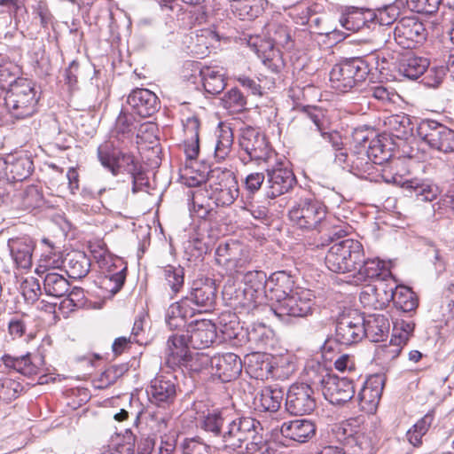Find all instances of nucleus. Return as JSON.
Wrapping results in <instances>:
<instances>
[{
	"label": "nucleus",
	"instance_id": "obj_1",
	"mask_svg": "<svg viewBox=\"0 0 454 454\" xmlns=\"http://www.w3.org/2000/svg\"><path fill=\"white\" fill-rule=\"evenodd\" d=\"M290 221L300 229L317 230L325 232L331 239L343 238L348 234V227L340 220L327 216V208L319 200L308 197L296 201L289 209Z\"/></svg>",
	"mask_w": 454,
	"mask_h": 454
},
{
	"label": "nucleus",
	"instance_id": "obj_2",
	"mask_svg": "<svg viewBox=\"0 0 454 454\" xmlns=\"http://www.w3.org/2000/svg\"><path fill=\"white\" fill-rule=\"evenodd\" d=\"M222 444L229 454H259L265 445L261 422L252 417L231 414Z\"/></svg>",
	"mask_w": 454,
	"mask_h": 454
},
{
	"label": "nucleus",
	"instance_id": "obj_3",
	"mask_svg": "<svg viewBox=\"0 0 454 454\" xmlns=\"http://www.w3.org/2000/svg\"><path fill=\"white\" fill-rule=\"evenodd\" d=\"M326 238L329 242L325 257L327 269L338 274L355 272L363 262L364 247L361 242L353 239L339 240L341 238L336 236L333 239Z\"/></svg>",
	"mask_w": 454,
	"mask_h": 454
},
{
	"label": "nucleus",
	"instance_id": "obj_4",
	"mask_svg": "<svg viewBox=\"0 0 454 454\" xmlns=\"http://www.w3.org/2000/svg\"><path fill=\"white\" fill-rule=\"evenodd\" d=\"M374 56L368 59L354 57L340 60L330 72L331 87L338 92L345 93L365 81L371 72Z\"/></svg>",
	"mask_w": 454,
	"mask_h": 454
},
{
	"label": "nucleus",
	"instance_id": "obj_5",
	"mask_svg": "<svg viewBox=\"0 0 454 454\" xmlns=\"http://www.w3.org/2000/svg\"><path fill=\"white\" fill-rule=\"evenodd\" d=\"M2 98L8 113L16 120L30 118L37 112L39 96L34 84L26 79L16 82Z\"/></svg>",
	"mask_w": 454,
	"mask_h": 454
},
{
	"label": "nucleus",
	"instance_id": "obj_6",
	"mask_svg": "<svg viewBox=\"0 0 454 454\" xmlns=\"http://www.w3.org/2000/svg\"><path fill=\"white\" fill-rule=\"evenodd\" d=\"M241 151L240 160L247 164L249 161L267 162L274 156V152L269 145L264 134L257 129L248 127L242 130L239 137Z\"/></svg>",
	"mask_w": 454,
	"mask_h": 454
},
{
	"label": "nucleus",
	"instance_id": "obj_7",
	"mask_svg": "<svg viewBox=\"0 0 454 454\" xmlns=\"http://www.w3.org/2000/svg\"><path fill=\"white\" fill-rule=\"evenodd\" d=\"M417 136L432 149L449 153L454 152V130L433 120L421 121Z\"/></svg>",
	"mask_w": 454,
	"mask_h": 454
},
{
	"label": "nucleus",
	"instance_id": "obj_8",
	"mask_svg": "<svg viewBox=\"0 0 454 454\" xmlns=\"http://www.w3.org/2000/svg\"><path fill=\"white\" fill-rule=\"evenodd\" d=\"M98 158L102 166L109 169L114 176H117L121 172H127L131 176L140 168L135 161L134 156L117 150L109 141L98 147Z\"/></svg>",
	"mask_w": 454,
	"mask_h": 454
},
{
	"label": "nucleus",
	"instance_id": "obj_9",
	"mask_svg": "<svg viewBox=\"0 0 454 454\" xmlns=\"http://www.w3.org/2000/svg\"><path fill=\"white\" fill-rule=\"evenodd\" d=\"M254 364L250 368L255 371L256 378H275L277 380H287L296 371V364L289 356H281L270 360L266 355L255 354Z\"/></svg>",
	"mask_w": 454,
	"mask_h": 454
},
{
	"label": "nucleus",
	"instance_id": "obj_10",
	"mask_svg": "<svg viewBox=\"0 0 454 454\" xmlns=\"http://www.w3.org/2000/svg\"><path fill=\"white\" fill-rule=\"evenodd\" d=\"M364 317L356 310H348L339 316L335 339L342 345H352L364 337Z\"/></svg>",
	"mask_w": 454,
	"mask_h": 454
},
{
	"label": "nucleus",
	"instance_id": "obj_11",
	"mask_svg": "<svg viewBox=\"0 0 454 454\" xmlns=\"http://www.w3.org/2000/svg\"><path fill=\"white\" fill-rule=\"evenodd\" d=\"M286 410L294 416L310 414L317 407L314 390L307 383H294L286 392Z\"/></svg>",
	"mask_w": 454,
	"mask_h": 454
},
{
	"label": "nucleus",
	"instance_id": "obj_12",
	"mask_svg": "<svg viewBox=\"0 0 454 454\" xmlns=\"http://www.w3.org/2000/svg\"><path fill=\"white\" fill-rule=\"evenodd\" d=\"M177 394L176 378L170 372H160L150 382L147 388L149 401L158 407L173 404Z\"/></svg>",
	"mask_w": 454,
	"mask_h": 454
},
{
	"label": "nucleus",
	"instance_id": "obj_13",
	"mask_svg": "<svg viewBox=\"0 0 454 454\" xmlns=\"http://www.w3.org/2000/svg\"><path fill=\"white\" fill-rule=\"evenodd\" d=\"M215 173L208 177L210 199L214 200L218 207L230 206L239 197L238 182L231 172H218L216 179Z\"/></svg>",
	"mask_w": 454,
	"mask_h": 454
},
{
	"label": "nucleus",
	"instance_id": "obj_14",
	"mask_svg": "<svg viewBox=\"0 0 454 454\" xmlns=\"http://www.w3.org/2000/svg\"><path fill=\"white\" fill-rule=\"evenodd\" d=\"M427 36L424 24L417 17H403L395 25L394 39L404 49L415 48Z\"/></svg>",
	"mask_w": 454,
	"mask_h": 454
},
{
	"label": "nucleus",
	"instance_id": "obj_15",
	"mask_svg": "<svg viewBox=\"0 0 454 454\" xmlns=\"http://www.w3.org/2000/svg\"><path fill=\"white\" fill-rule=\"evenodd\" d=\"M314 304L309 291H294L281 303L276 304L272 310L281 320L286 317H305L312 314Z\"/></svg>",
	"mask_w": 454,
	"mask_h": 454
},
{
	"label": "nucleus",
	"instance_id": "obj_16",
	"mask_svg": "<svg viewBox=\"0 0 454 454\" xmlns=\"http://www.w3.org/2000/svg\"><path fill=\"white\" fill-rule=\"evenodd\" d=\"M215 262L230 274L239 272L249 262L247 250L237 242L221 243L215 250Z\"/></svg>",
	"mask_w": 454,
	"mask_h": 454
},
{
	"label": "nucleus",
	"instance_id": "obj_17",
	"mask_svg": "<svg viewBox=\"0 0 454 454\" xmlns=\"http://www.w3.org/2000/svg\"><path fill=\"white\" fill-rule=\"evenodd\" d=\"M301 111L305 115V125L308 127L303 135V143L309 150L318 152L323 148L322 143L318 141V134L327 128L325 112L312 106H305Z\"/></svg>",
	"mask_w": 454,
	"mask_h": 454
},
{
	"label": "nucleus",
	"instance_id": "obj_18",
	"mask_svg": "<svg viewBox=\"0 0 454 454\" xmlns=\"http://www.w3.org/2000/svg\"><path fill=\"white\" fill-rule=\"evenodd\" d=\"M267 197L274 199L288 192L296 184V178L287 166L278 162L267 168Z\"/></svg>",
	"mask_w": 454,
	"mask_h": 454
},
{
	"label": "nucleus",
	"instance_id": "obj_19",
	"mask_svg": "<svg viewBox=\"0 0 454 454\" xmlns=\"http://www.w3.org/2000/svg\"><path fill=\"white\" fill-rule=\"evenodd\" d=\"M217 288L212 278H200L192 282L189 294L184 301L200 308V311H209L215 304Z\"/></svg>",
	"mask_w": 454,
	"mask_h": 454
},
{
	"label": "nucleus",
	"instance_id": "obj_20",
	"mask_svg": "<svg viewBox=\"0 0 454 454\" xmlns=\"http://www.w3.org/2000/svg\"><path fill=\"white\" fill-rule=\"evenodd\" d=\"M324 397L333 404H342L352 399L355 395V386L351 380L331 374L326 378L322 389Z\"/></svg>",
	"mask_w": 454,
	"mask_h": 454
},
{
	"label": "nucleus",
	"instance_id": "obj_21",
	"mask_svg": "<svg viewBox=\"0 0 454 454\" xmlns=\"http://www.w3.org/2000/svg\"><path fill=\"white\" fill-rule=\"evenodd\" d=\"M211 374L223 382H230L242 372V362L234 353H225L211 357Z\"/></svg>",
	"mask_w": 454,
	"mask_h": 454
},
{
	"label": "nucleus",
	"instance_id": "obj_22",
	"mask_svg": "<svg viewBox=\"0 0 454 454\" xmlns=\"http://www.w3.org/2000/svg\"><path fill=\"white\" fill-rule=\"evenodd\" d=\"M248 43L269 70L275 74L280 72L283 67L282 56L279 49L276 48L269 36L266 40L251 37Z\"/></svg>",
	"mask_w": 454,
	"mask_h": 454
},
{
	"label": "nucleus",
	"instance_id": "obj_23",
	"mask_svg": "<svg viewBox=\"0 0 454 454\" xmlns=\"http://www.w3.org/2000/svg\"><path fill=\"white\" fill-rule=\"evenodd\" d=\"M190 347L202 349L211 346L216 339V327L210 320L191 322L187 328Z\"/></svg>",
	"mask_w": 454,
	"mask_h": 454
},
{
	"label": "nucleus",
	"instance_id": "obj_24",
	"mask_svg": "<svg viewBox=\"0 0 454 454\" xmlns=\"http://www.w3.org/2000/svg\"><path fill=\"white\" fill-rule=\"evenodd\" d=\"M127 103L142 118L150 117L160 109L158 97L147 89L133 90L128 96Z\"/></svg>",
	"mask_w": 454,
	"mask_h": 454
},
{
	"label": "nucleus",
	"instance_id": "obj_25",
	"mask_svg": "<svg viewBox=\"0 0 454 454\" xmlns=\"http://www.w3.org/2000/svg\"><path fill=\"white\" fill-rule=\"evenodd\" d=\"M294 280L289 273L285 270L276 271L269 277L265 300L281 303L294 292Z\"/></svg>",
	"mask_w": 454,
	"mask_h": 454
},
{
	"label": "nucleus",
	"instance_id": "obj_26",
	"mask_svg": "<svg viewBox=\"0 0 454 454\" xmlns=\"http://www.w3.org/2000/svg\"><path fill=\"white\" fill-rule=\"evenodd\" d=\"M383 387L384 380L381 376L375 375L369 378L357 395L361 410L368 413L374 412L380 401Z\"/></svg>",
	"mask_w": 454,
	"mask_h": 454
},
{
	"label": "nucleus",
	"instance_id": "obj_27",
	"mask_svg": "<svg viewBox=\"0 0 454 454\" xmlns=\"http://www.w3.org/2000/svg\"><path fill=\"white\" fill-rule=\"evenodd\" d=\"M317 427L309 419H296L285 421L280 427L283 437L292 441L304 443L316 434Z\"/></svg>",
	"mask_w": 454,
	"mask_h": 454
},
{
	"label": "nucleus",
	"instance_id": "obj_28",
	"mask_svg": "<svg viewBox=\"0 0 454 454\" xmlns=\"http://www.w3.org/2000/svg\"><path fill=\"white\" fill-rule=\"evenodd\" d=\"M35 272L43 278V291L46 295L60 298L68 293L69 281L62 274L58 273L55 269L39 265Z\"/></svg>",
	"mask_w": 454,
	"mask_h": 454
},
{
	"label": "nucleus",
	"instance_id": "obj_29",
	"mask_svg": "<svg viewBox=\"0 0 454 454\" xmlns=\"http://www.w3.org/2000/svg\"><path fill=\"white\" fill-rule=\"evenodd\" d=\"M4 171L7 178L12 182H21L30 176L34 163L26 153L8 155L4 160Z\"/></svg>",
	"mask_w": 454,
	"mask_h": 454
},
{
	"label": "nucleus",
	"instance_id": "obj_30",
	"mask_svg": "<svg viewBox=\"0 0 454 454\" xmlns=\"http://www.w3.org/2000/svg\"><path fill=\"white\" fill-rule=\"evenodd\" d=\"M1 361L6 368L13 369L24 376L31 377L40 372V366L43 363V359L40 356L32 357L30 353L20 356H12L4 354L1 357Z\"/></svg>",
	"mask_w": 454,
	"mask_h": 454
},
{
	"label": "nucleus",
	"instance_id": "obj_31",
	"mask_svg": "<svg viewBox=\"0 0 454 454\" xmlns=\"http://www.w3.org/2000/svg\"><path fill=\"white\" fill-rule=\"evenodd\" d=\"M245 295L250 296V301L261 304L265 301L269 278L262 270L248 271L244 276Z\"/></svg>",
	"mask_w": 454,
	"mask_h": 454
},
{
	"label": "nucleus",
	"instance_id": "obj_32",
	"mask_svg": "<svg viewBox=\"0 0 454 454\" xmlns=\"http://www.w3.org/2000/svg\"><path fill=\"white\" fill-rule=\"evenodd\" d=\"M231 413L228 410H213L203 415L200 420V427L213 436L218 437L221 442L223 439V432L226 430Z\"/></svg>",
	"mask_w": 454,
	"mask_h": 454
},
{
	"label": "nucleus",
	"instance_id": "obj_33",
	"mask_svg": "<svg viewBox=\"0 0 454 454\" xmlns=\"http://www.w3.org/2000/svg\"><path fill=\"white\" fill-rule=\"evenodd\" d=\"M195 315V309L190 307L184 299L172 303L167 309L165 321L170 330H182L187 325V321Z\"/></svg>",
	"mask_w": 454,
	"mask_h": 454
},
{
	"label": "nucleus",
	"instance_id": "obj_34",
	"mask_svg": "<svg viewBox=\"0 0 454 454\" xmlns=\"http://www.w3.org/2000/svg\"><path fill=\"white\" fill-rule=\"evenodd\" d=\"M8 247L16 266L21 269H29L32 265V254L34 243L26 238L12 239L8 241Z\"/></svg>",
	"mask_w": 454,
	"mask_h": 454
},
{
	"label": "nucleus",
	"instance_id": "obj_35",
	"mask_svg": "<svg viewBox=\"0 0 454 454\" xmlns=\"http://www.w3.org/2000/svg\"><path fill=\"white\" fill-rule=\"evenodd\" d=\"M284 390L278 385L266 386L254 398L256 407L262 411L276 412L281 407Z\"/></svg>",
	"mask_w": 454,
	"mask_h": 454
},
{
	"label": "nucleus",
	"instance_id": "obj_36",
	"mask_svg": "<svg viewBox=\"0 0 454 454\" xmlns=\"http://www.w3.org/2000/svg\"><path fill=\"white\" fill-rule=\"evenodd\" d=\"M378 166L364 152L351 156L350 171L359 178L376 181L380 171Z\"/></svg>",
	"mask_w": 454,
	"mask_h": 454
},
{
	"label": "nucleus",
	"instance_id": "obj_37",
	"mask_svg": "<svg viewBox=\"0 0 454 454\" xmlns=\"http://www.w3.org/2000/svg\"><path fill=\"white\" fill-rule=\"evenodd\" d=\"M372 10L359 9L354 6L347 7L341 13L340 23L346 30L356 32L367 23L372 22Z\"/></svg>",
	"mask_w": 454,
	"mask_h": 454
},
{
	"label": "nucleus",
	"instance_id": "obj_38",
	"mask_svg": "<svg viewBox=\"0 0 454 454\" xmlns=\"http://www.w3.org/2000/svg\"><path fill=\"white\" fill-rule=\"evenodd\" d=\"M202 85L207 94H220L226 87L225 74L219 67H203L200 69Z\"/></svg>",
	"mask_w": 454,
	"mask_h": 454
},
{
	"label": "nucleus",
	"instance_id": "obj_39",
	"mask_svg": "<svg viewBox=\"0 0 454 454\" xmlns=\"http://www.w3.org/2000/svg\"><path fill=\"white\" fill-rule=\"evenodd\" d=\"M168 353H167V364L170 366L179 364L183 363L184 357H186L190 352L188 348L190 347L188 333H173L170 335L167 341Z\"/></svg>",
	"mask_w": 454,
	"mask_h": 454
},
{
	"label": "nucleus",
	"instance_id": "obj_40",
	"mask_svg": "<svg viewBox=\"0 0 454 454\" xmlns=\"http://www.w3.org/2000/svg\"><path fill=\"white\" fill-rule=\"evenodd\" d=\"M364 337L379 342L387 336L390 329L388 318L381 314H372L364 317Z\"/></svg>",
	"mask_w": 454,
	"mask_h": 454
},
{
	"label": "nucleus",
	"instance_id": "obj_41",
	"mask_svg": "<svg viewBox=\"0 0 454 454\" xmlns=\"http://www.w3.org/2000/svg\"><path fill=\"white\" fill-rule=\"evenodd\" d=\"M64 268L69 278H82L90 271V260L83 252L74 251L67 254Z\"/></svg>",
	"mask_w": 454,
	"mask_h": 454
},
{
	"label": "nucleus",
	"instance_id": "obj_42",
	"mask_svg": "<svg viewBox=\"0 0 454 454\" xmlns=\"http://www.w3.org/2000/svg\"><path fill=\"white\" fill-rule=\"evenodd\" d=\"M429 65L427 58L407 53L400 60L398 69L403 76L416 80L429 68Z\"/></svg>",
	"mask_w": 454,
	"mask_h": 454
},
{
	"label": "nucleus",
	"instance_id": "obj_43",
	"mask_svg": "<svg viewBox=\"0 0 454 454\" xmlns=\"http://www.w3.org/2000/svg\"><path fill=\"white\" fill-rule=\"evenodd\" d=\"M364 153L372 158L374 164L380 166L392 157V143L384 135L377 136L371 139Z\"/></svg>",
	"mask_w": 454,
	"mask_h": 454
},
{
	"label": "nucleus",
	"instance_id": "obj_44",
	"mask_svg": "<svg viewBox=\"0 0 454 454\" xmlns=\"http://www.w3.org/2000/svg\"><path fill=\"white\" fill-rule=\"evenodd\" d=\"M200 121L197 117H188L184 122V130L186 137L185 154L188 159H195L200 151L199 145Z\"/></svg>",
	"mask_w": 454,
	"mask_h": 454
},
{
	"label": "nucleus",
	"instance_id": "obj_45",
	"mask_svg": "<svg viewBox=\"0 0 454 454\" xmlns=\"http://www.w3.org/2000/svg\"><path fill=\"white\" fill-rule=\"evenodd\" d=\"M383 267L384 263L378 258L364 259V256L363 262L357 265L356 270L352 275L356 282L377 278L380 276Z\"/></svg>",
	"mask_w": 454,
	"mask_h": 454
},
{
	"label": "nucleus",
	"instance_id": "obj_46",
	"mask_svg": "<svg viewBox=\"0 0 454 454\" xmlns=\"http://www.w3.org/2000/svg\"><path fill=\"white\" fill-rule=\"evenodd\" d=\"M267 35L278 49L281 47L286 51H290L294 47V41L292 40L290 30L284 25H269L267 27Z\"/></svg>",
	"mask_w": 454,
	"mask_h": 454
},
{
	"label": "nucleus",
	"instance_id": "obj_47",
	"mask_svg": "<svg viewBox=\"0 0 454 454\" xmlns=\"http://www.w3.org/2000/svg\"><path fill=\"white\" fill-rule=\"evenodd\" d=\"M161 273L165 287L169 288L173 294H178L184 284V269L181 266L167 265Z\"/></svg>",
	"mask_w": 454,
	"mask_h": 454
},
{
	"label": "nucleus",
	"instance_id": "obj_48",
	"mask_svg": "<svg viewBox=\"0 0 454 454\" xmlns=\"http://www.w3.org/2000/svg\"><path fill=\"white\" fill-rule=\"evenodd\" d=\"M394 305L403 312H411L419 306V299L410 288L398 286V288H395Z\"/></svg>",
	"mask_w": 454,
	"mask_h": 454
},
{
	"label": "nucleus",
	"instance_id": "obj_49",
	"mask_svg": "<svg viewBox=\"0 0 454 454\" xmlns=\"http://www.w3.org/2000/svg\"><path fill=\"white\" fill-rule=\"evenodd\" d=\"M388 125L393 135L400 139H408L413 135L414 124L407 115H393L388 118Z\"/></svg>",
	"mask_w": 454,
	"mask_h": 454
},
{
	"label": "nucleus",
	"instance_id": "obj_50",
	"mask_svg": "<svg viewBox=\"0 0 454 454\" xmlns=\"http://www.w3.org/2000/svg\"><path fill=\"white\" fill-rule=\"evenodd\" d=\"M306 375L311 387H320L322 390L326 381V378L331 376L326 367L319 362L311 361L305 367Z\"/></svg>",
	"mask_w": 454,
	"mask_h": 454
},
{
	"label": "nucleus",
	"instance_id": "obj_51",
	"mask_svg": "<svg viewBox=\"0 0 454 454\" xmlns=\"http://www.w3.org/2000/svg\"><path fill=\"white\" fill-rule=\"evenodd\" d=\"M221 104L231 114H239L247 107V98L237 88H232L224 93Z\"/></svg>",
	"mask_w": 454,
	"mask_h": 454
},
{
	"label": "nucleus",
	"instance_id": "obj_52",
	"mask_svg": "<svg viewBox=\"0 0 454 454\" xmlns=\"http://www.w3.org/2000/svg\"><path fill=\"white\" fill-rule=\"evenodd\" d=\"M18 68L12 64L0 65V99L19 80Z\"/></svg>",
	"mask_w": 454,
	"mask_h": 454
},
{
	"label": "nucleus",
	"instance_id": "obj_53",
	"mask_svg": "<svg viewBox=\"0 0 454 454\" xmlns=\"http://www.w3.org/2000/svg\"><path fill=\"white\" fill-rule=\"evenodd\" d=\"M403 344L400 343L392 336L390 341L386 344L380 345L376 349V356L382 363H388L397 358L403 348Z\"/></svg>",
	"mask_w": 454,
	"mask_h": 454
},
{
	"label": "nucleus",
	"instance_id": "obj_54",
	"mask_svg": "<svg viewBox=\"0 0 454 454\" xmlns=\"http://www.w3.org/2000/svg\"><path fill=\"white\" fill-rule=\"evenodd\" d=\"M170 417L167 414L153 411L147 413L146 425L153 434H165L168 432Z\"/></svg>",
	"mask_w": 454,
	"mask_h": 454
},
{
	"label": "nucleus",
	"instance_id": "obj_55",
	"mask_svg": "<svg viewBox=\"0 0 454 454\" xmlns=\"http://www.w3.org/2000/svg\"><path fill=\"white\" fill-rule=\"evenodd\" d=\"M182 362L179 364H175V366L184 367L193 372H200L208 365L211 366V357L200 353H190L186 357H184Z\"/></svg>",
	"mask_w": 454,
	"mask_h": 454
},
{
	"label": "nucleus",
	"instance_id": "obj_56",
	"mask_svg": "<svg viewBox=\"0 0 454 454\" xmlns=\"http://www.w3.org/2000/svg\"><path fill=\"white\" fill-rule=\"evenodd\" d=\"M399 14L400 11L396 5H386L376 11H372V22H377L381 26H389L396 20Z\"/></svg>",
	"mask_w": 454,
	"mask_h": 454
},
{
	"label": "nucleus",
	"instance_id": "obj_57",
	"mask_svg": "<svg viewBox=\"0 0 454 454\" xmlns=\"http://www.w3.org/2000/svg\"><path fill=\"white\" fill-rule=\"evenodd\" d=\"M233 143L231 129H222L215 147V155L219 160H224L230 153Z\"/></svg>",
	"mask_w": 454,
	"mask_h": 454
},
{
	"label": "nucleus",
	"instance_id": "obj_58",
	"mask_svg": "<svg viewBox=\"0 0 454 454\" xmlns=\"http://www.w3.org/2000/svg\"><path fill=\"white\" fill-rule=\"evenodd\" d=\"M135 129V117L133 114L121 110L115 121L114 132L123 137L133 133Z\"/></svg>",
	"mask_w": 454,
	"mask_h": 454
},
{
	"label": "nucleus",
	"instance_id": "obj_59",
	"mask_svg": "<svg viewBox=\"0 0 454 454\" xmlns=\"http://www.w3.org/2000/svg\"><path fill=\"white\" fill-rule=\"evenodd\" d=\"M21 291L27 302L34 303L38 301L42 294V289L38 279L30 277L27 278L21 284Z\"/></svg>",
	"mask_w": 454,
	"mask_h": 454
},
{
	"label": "nucleus",
	"instance_id": "obj_60",
	"mask_svg": "<svg viewBox=\"0 0 454 454\" xmlns=\"http://www.w3.org/2000/svg\"><path fill=\"white\" fill-rule=\"evenodd\" d=\"M22 390V386L20 382L9 379H0V398L4 401H11L18 396V394Z\"/></svg>",
	"mask_w": 454,
	"mask_h": 454
},
{
	"label": "nucleus",
	"instance_id": "obj_61",
	"mask_svg": "<svg viewBox=\"0 0 454 454\" xmlns=\"http://www.w3.org/2000/svg\"><path fill=\"white\" fill-rule=\"evenodd\" d=\"M22 203L27 209L40 207L43 204V193L37 186H28L22 195Z\"/></svg>",
	"mask_w": 454,
	"mask_h": 454
},
{
	"label": "nucleus",
	"instance_id": "obj_62",
	"mask_svg": "<svg viewBox=\"0 0 454 454\" xmlns=\"http://www.w3.org/2000/svg\"><path fill=\"white\" fill-rule=\"evenodd\" d=\"M415 324L412 321L398 320L394 324L393 337L406 345L413 333Z\"/></svg>",
	"mask_w": 454,
	"mask_h": 454
},
{
	"label": "nucleus",
	"instance_id": "obj_63",
	"mask_svg": "<svg viewBox=\"0 0 454 454\" xmlns=\"http://www.w3.org/2000/svg\"><path fill=\"white\" fill-rule=\"evenodd\" d=\"M204 199L202 192H195L192 195V204L190 206L191 213L201 219H205L211 209L208 203H204Z\"/></svg>",
	"mask_w": 454,
	"mask_h": 454
},
{
	"label": "nucleus",
	"instance_id": "obj_64",
	"mask_svg": "<svg viewBox=\"0 0 454 454\" xmlns=\"http://www.w3.org/2000/svg\"><path fill=\"white\" fill-rule=\"evenodd\" d=\"M84 292L82 288L74 287L66 299L61 301V307L69 310L82 308L84 305Z\"/></svg>",
	"mask_w": 454,
	"mask_h": 454
}]
</instances>
